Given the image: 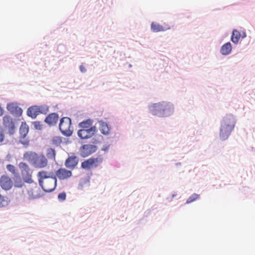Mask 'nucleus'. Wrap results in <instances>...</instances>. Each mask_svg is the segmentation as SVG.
Listing matches in <instances>:
<instances>
[{
	"label": "nucleus",
	"instance_id": "1a4fd4ad",
	"mask_svg": "<svg viewBox=\"0 0 255 255\" xmlns=\"http://www.w3.org/2000/svg\"><path fill=\"white\" fill-rule=\"evenodd\" d=\"M6 109L12 115L16 117L20 116L22 113V110L16 103H10L7 104L6 106Z\"/></svg>",
	"mask_w": 255,
	"mask_h": 255
},
{
	"label": "nucleus",
	"instance_id": "7c9ffc66",
	"mask_svg": "<svg viewBox=\"0 0 255 255\" xmlns=\"http://www.w3.org/2000/svg\"><path fill=\"white\" fill-rule=\"evenodd\" d=\"M6 167L7 170L13 175H15L17 173V169L14 165L9 164L6 165Z\"/></svg>",
	"mask_w": 255,
	"mask_h": 255
},
{
	"label": "nucleus",
	"instance_id": "a878e982",
	"mask_svg": "<svg viewBox=\"0 0 255 255\" xmlns=\"http://www.w3.org/2000/svg\"><path fill=\"white\" fill-rule=\"evenodd\" d=\"M81 167L82 168L89 170L93 168L91 160L90 158L85 160L81 163Z\"/></svg>",
	"mask_w": 255,
	"mask_h": 255
},
{
	"label": "nucleus",
	"instance_id": "ddd939ff",
	"mask_svg": "<svg viewBox=\"0 0 255 255\" xmlns=\"http://www.w3.org/2000/svg\"><path fill=\"white\" fill-rule=\"evenodd\" d=\"M42 107L32 106L29 108L27 111V115L33 119H34L39 114L43 113Z\"/></svg>",
	"mask_w": 255,
	"mask_h": 255
},
{
	"label": "nucleus",
	"instance_id": "2eb2a0df",
	"mask_svg": "<svg viewBox=\"0 0 255 255\" xmlns=\"http://www.w3.org/2000/svg\"><path fill=\"white\" fill-rule=\"evenodd\" d=\"M78 163V159L76 156H71L66 160L65 165L70 169H74Z\"/></svg>",
	"mask_w": 255,
	"mask_h": 255
},
{
	"label": "nucleus",
	"instance_id": "423d86ee",
	"mask_svg": "<svg viewBox=\"0 0 255 255\" xmlns=\"http://www.w3.org/2000/svg\"><path fill=\"white\" fill-rule=\"evenodd\" d=\"M42 189L46 192H51L56 188L57 179L55 177L50 178L39 184Z\"/></svg>",
	"mask_w": 255,
	"mask_h": 255
},
{
	"label": "nucleus",
	"instance_id": "cd10ccee",
	"mask_svg": "<svg viewBox=\"0 0 255 255\" xmlns=\"http://www.w3.org/2000/svg\"><path fill=\"white\" fill-rule=\"evenodd\" d=\"M93 167H97L103 162V158L101 156L96 158H90Z\"/></svg>",
	"mask_w": 255,
	"mask_h": 255
},
{
	"label": "nucleus",
	"instance_id": "c756f323",
	"mask_svg": "<svg viewBox=\"0 0 255 255\" xmlns=\"http://www.w3.org/2000/svg\"><path fill=\"white\" fill-rule=\"evenodd\" d=\"M200 195L197 194H193L186 201V204H189L193 202L199 198Z\"/></svg>",
	"mask_w": 255,
	"mask_h": 255
},
{
	"label": "nucleus",
	"instance_id": "c9c22d12",
	"mask_svg": "<svg viewBox=\"0 0 255 255\" xmlns=\"http://www.w3.org/2000/svg\"><path fill=\"white\" fill-rule=\"evenodd\" d=\"M3 114V110L1 107L0 106V116H1Z\"/></svg>",
	"mask_w": 255,
	"mask_h": 255
},
{
	"label": "nucleus",
	"instance_id": "4be33fe9",
	"mask_svg": "<svg viewBox=\"0 0 255 255\" xmlns=\"http://www.w3.org/2000/svg\"><path fill=\"white\" fill-rule=\"evenodd\" d=\"M93 121L91 119H87L79 124V126L81 129H89L93 127L92 126Z\"/></svg>",
	"mask_w": 255,
	"mask_h": 255
},
{
	"label": "nucleus",
	"instance_id": "2f4dec72",
	"mask_svg": "<svg viewBox=\"0 0 255 255\" xmlns=\"http://www.w3.org/2000/svg\"><path fill=\"white\" fill-rule=\"evenodd\" d=\"M66 194L65 192H62L59 194L58 196V199L59 200L63 201L66 199Z\"/></svg>",
	"mask_w": 255,
	"mask_h": 255
},
{
	"label": "nucleus",
	"instance_id": "412c9836",
	"mask_svg": "<svg viewBox=\"0 0 255 255\" xmlns=\"http://www.w3.org/2000/svg\"><path fill=\"white\" fill-rule=\"evenodd\" d=\"M25 180L22 177H20L19 176H16L14 178V186L15 188H22L24 185Z\"/></svg>",
	"mask_w": 255,
	"mask_h": 255
},
{
	"label": "nucleus",
	"instance_id": "f704fd0d",
	"mask_svg": "<svg viewBox=\"0 0 255 255\" xmlns=\"http://www.w3.org/2000/svg\"><path fill=\"white\" fill-rule=\"evenodd\" d=\"M21 142L24 145H27L29 143V141L28 140H24V141H21Z\"/></svg>",
	"mask_w": 255,
	"mask_h": 255
},
{
	"label": "nucleus",
	"instance_id": "9d476101",
	"mask_svg": "<svg viewBox=\"0 0 255 255\" xmlns=\"http://www.w3.org/2000/svg\"><path fill=\"white\" fill-rule=\"evenodd\" d=\"M13 184L10 177L3 175L0 178V186L4 190H9L12 187Z\"/></svg>",
	"mask_w": 255,
	"mask_h": 255
},
{
	"label": "nucleus",
	"instance_id": "58836bf2",
	"mask_svg": "<svg viewBox=\"0 0 255 255\" xmlns=\"http://www.w3.org/2000/svg\"><path fill=\"white\" fill-rule=\"evenodd\" d=\"M246 36V34L245 33H244V36L243 37H245Z\"/></svg>",
	"mask_w": 255,
	"mask_h": 255
},
{
	"label": "nucleus",
	"instance_id": "f8f14e48",
	"mask_svg": "<svg viewBox=\"0 0 255 255\" xmlns=\"http://www.w3.org/2000/svg\"><path fill=\"white\" fill-rule=\"evenodd\" d=\"M56 175L60 180H65L71 177L72 173L65 168H61L56 172Z\"/></svg>",
	"mask_w": 255,
	"mask_h": 255
},
{
	"label": "nucleus",
	"instance_id": "39448f33",
	"mask_svg": "<svg viewBox=\"0 0 255 255\" xmlns=\"http://www.w3.org/2000/svg\"><path fill=\"white\" fill-rule=\"evenodd\" d=\"M71 121L69 118L64 117L61 119L59 124V129L62 133L66 135H70L72 134L71 130Z\"/></svg>",
	"mask_w": 255,
	"mask_h": 255
},
{
	"label": "nucleus",
	"instance_id": "9b49d317",
	"mask_svg": "<svg viewBox=\"0 0 255 255\" xmlns=\"http://www.w3.org/2000/svg\"><path fill=\"white\" fill-rule=\"evenodd\" d=\"M2 124L3 127L11 132L15 128L14 122L11 117L9 115H5L3 117Z\"/></svg>",
	"mask_w": 255,
	"mask_h": 255
},
{
	"label": "nucleus",
	"instance_id": "72a5a7b5",
	"mask_svg": "<svg viewBox=\"0 0 255 255\" xmlns=\"http://www.w3.org/2000/svg\"><path fill=\"white\" fill-rule=\"evenodd\" d=\"M80 71L83 73L85 72L86 71V69L83 65H80Z\"/></svg>",
	"mask_w": 255,
	"mask_h": 255
},
{
	"label": "nucleus",
	"instance_id": "f03ea898",
	"mask_svg": "<svg viewBox=\"0 0 255 255\" xmlns=\"http://www.w3.org/2000/svg\"><path fill=\"white\" fill-rule=\"evenodd\" d=\"M235 121L232 115L225 117L221 123L220 137L223 140L227 139L234 128Z\"/></svg>",
	"mask_w": 255,
	"mask_h": 255
},
{
	"label": "nucleus",
	"instance_id": "6e6552de",
	"mask_svg": "<svg viewBox=\"0 0 255 255\" xmlns=\"http://www.w3.org/2000/svg\"><path fill=\"white\" fill-rule=\"evenodd\" d=\"M97 149L96 146L91 144H85L82 146L80 149L81 155L86 157L96 152Z\"/></svg>",
	"mask_w": 255,
	"mask_h": 255
},
{
	"label": "nucleus",
	"instance_id": "bb28decb",
	"mask_svg": "<svg viewBox=\"0 0 255 255\" xmlns=\"http://www.w3.org/2000/svg\"><path fill=\"white\" fill-rule=\"evenodd\" d=\"M9 203V200L7 196H2L0 194V208L6 207Z\"/></svg>",
	"mask_w": 255,
	"mask_h": 255
},
{
	"label": "nucleus",
	"instance_id": "7ed1b4c3",
	"mask_svg": "<svg viewBox=\"0 0 255 255\" xmlns=\"http://www.w3.org/2000/svg\"><path fill=\"white\" fill-rule=\"evenodd\" d=\"M30 155L32 157L33 165L35 168H42L47 165L48 160L44 155L31 153Z\"/></svg>",
	"mask_w": 255,
	"mask_h": 255
},
{
	"label": "nucleus",
	"instance_id": "4c0bfd02",
	"mask_svg": "<svg viewBox=\"0 0 255 255\" xmlns=\"http://www.w3.org/2000/svg\"><path fill=\"white\" fill-rule=\"evenodd\" d=\"M45 111L46 112L48 111V108H46L45 109Z\"/></svg>",
	"mask_w": 255,
	"mask_h": 255
},
{
	"label": "nucleus",
	"instance_id": "aec40b11",
	"mask_svg": "<svg viewBox=\"0 0 255 255\" xmlns=\"http://www.w3.org/2000/svg\"><path fill=\"white\" fill-rule=\"evenodd\" d=\"M231 44L230 42H227L222 46L220 52L222 53V54L224 55H227L231 53Z\"/></svg>",
	"mask_w": 255,
	"mask_h": 255
},
{
	"label": "nucleus",
	"instance_id": "393cba45",
	"mask_svg": "<svg viewBox=\"0 0 255 255\" xmlns=\"http://www.w3.org/2000/svg\"><path fill=\"white\" fill-rule=\"evenodd\" d=\"M56 152L54 149L52 148H49L46 151V156L49 160L54 161L55 160Z\"/></svg>",
	"mask_w": 255,
	"mask_h": 255
},
{
	"label": "nucleus",
	"instance_id": "5701e85b",
	"mask_svg": "<svg viewBox=\"0 0 255 255\" xmlns=\"http://www.w3.org/2000/svg\"><path fill=\"white\" fill-rule=\"evenodd\" d=\"M99 129L101 133L104 135H108L110 131V128L108 125L104 122H100Z\"/></svg>",
	"mask_w": 255,
	"mask_h": 255
},
{
	"label": "nucleus",
	"instance_id": "20e7f679",
	"mask_svg": "<svg viewBox=\"0 0 255 255\" xmlns=\"http://www.w3.org/2000/svg\"><path fill=\"white\" fill-rule=\"evenodd\" d=\"M19 168L20 170L22 177L27 183L33 182L32 179L31 171L28 164L23 162H21L18 164Z\"/></svg>",
	"mask_w": 255,
	"mask_h": 255
},
{
	"label": "nucleus",
	"instance_id": "dca6fc26",
	"mask_svg": "<svg viewBox=\"0 0 255 255\" xmlns=\"http://www.w3.org/2000/svg\"><path fill=\"white\" fill-rule=\"evenodd\" d=\"M37 176L38 177L39 184L42 183V182H43V181H45L46 180L50 178L54 177L53 173L48 172L47 171L43 170L38 172Z\"/></svg>",
	"mask_w": 255,
	"mask_h": 255
},
{
	"label": "nucleus",
	"instance_id": "4468645a",
	"mask_svg": "<svg viewBox=\"0 0 255 255\" xmlns=\"http://www.w3.org/2000/svg\"><path fill=\"white\" fill-rule=\"evenodd\" d=\"M26 194L24 195L25 197L28 200H34L40 197V194H38L36 191V188H33L31 187H29L26 189ZM23 193H24V191H23Z\"/></svg>",
	"mask_w": 255,
	"mask_h": 255
},
{
	"label": "nucleus",
	"instance_id": "0eeeda50",
	"mask_svg": "<svg viewBox=\"0 0 255 255\" xmlns=\"http://www.w3.org/2000/svg\"><path fill=\"white\" fill-rule=\"evenodd\" d=\"M96 128L93 126L89 129H80L78 131V135L81 139H88L92 137L96 132Z\"/></svg>",
	"mask_w": 255,
	"mask_h": 255
},
{
	"label": "nucleus",
	"instance_id": "b1692460",
	"mask_svg": "<svg viewBox=\"0 0 255 255\" xmlns=\"http://www.w3.org/2000/svg\"><path fill=\"white\" fill-rule=\"evenodd\" d=\"M240 37H241V34H240V32L236 29H234L233 31L232 35L231 37L232 41L233 42H234V43H238Z\"/></svg>",
	"mask_w": 255,
	"mask_h": 255
},
{
	"label": "nucleus",
	"instance_id": "f3484780",
	"mask_svg": "<svg viewBox=\"0 0 255 255\" xmlns=\"http://www.w3.org/2000/svg\"><path fill=\"white\" fill-rule=\"evenodd\" d=\"M58 118V115L57 114L51 113L47 116L45 119V122L50 126H54L57 123Z\"/></svg>",
	"mask_w": 255,
	"mask_h": 255
},
{
	"label": "nucleus",
	"instance_id": "a211bd4d",
	"mask_svg": "<svg viewBox=\"0 0 255 255\" xmlns=\"http://www.w3.org/2000/svg\"><path fill=\"white\" fill-rule=\"evenodd\" d=\"M169 29V26H166L164 27L157 23L152 22L151 24V29L154 32L165 31Z\"/></svg>",
	"mask_w": 255,
	"mask_h": 255
},
{
	"label": "nucleus",
	"instance_id": "e433bc0d",
	"mask_svg": "<svg viewBox=\"0 0 255 255\" xmlns=\"http://www.w3.org/2000/svg\"><path fill=\"white\" fill-rule=\"evenodd\" d=\"M29 155V154L28 153H26L24 154V157L25 158H27V156H28Z\"/></svg>",
	"mask_w": 255,
	"mask_h": 255
},
{
	"label": "nucleus",
	"instance_id": "c85d7f7f",
	"mask_svg": "<svg viewBox=\"0 0 255 255\" xmlns=\"http://www.w3.org/2000/svg\"><path fill=\"white\" fill-rule=\"evenodd\" d=\"M52 144L58 146L62 143V138L59 136H54L51 139Z\"/></svg>",
	"mask_w": 255,
	"mask_h": 255
},
{
	"label": "nucleus",
	"instance_id": "f257e3e1",
	"mask_svg": "<svg viewBox=\"0 0 255 255\" xmlns=\"http://www.w3.org/2000/svg\"><path fill=\"white\" fill-rule=\"evenodd\" d=\"M149 109L152 115L159 117L169 116L174 111L173 105L164 102L153 104L149 106Z\"/></svg>",
	"mask_w": 255,
	"mask_h": 255
},
{
	"label": "nucleus",
	"instance_id": "473e14b6",
	"mask_svg": "<svg viewBox=\"0 0 255 255\" xmlns=\"http://www.w3.org/2000/svg\"><path fill=\"white\" fill-rule=\"evenodd\" d=\"M4 136L3 132L0 130V141H1V142L4 139Z\"/></svg>",
	"mask_w": 255,
	"mask_h": 255
},
{
	"label": "nucleus",
	"instance_id": "6ab92c4d",
	"mask_svg": "<svg viewBox=\"0 0 255 255\" xmlns=\"http://www.w3.org/2000/svg\"><path fill=\"white\" fill-rule=\"evenodd\" d=\"M28 131L29 127L28 125L25 123H22L19 128L20 137L24 139L27 134Z\"/></svg>",
	"mask_w": 255,
	"mask_h": 255
}]
</instances>
